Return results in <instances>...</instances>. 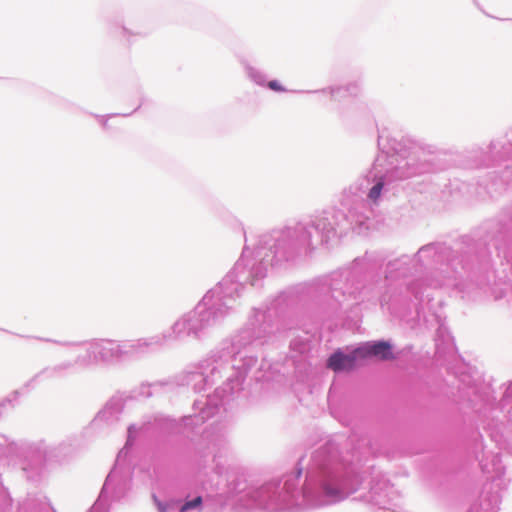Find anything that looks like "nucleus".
Masks as SVG:
<instances>
[{"instance_id":"nucleus-1","label":"nucleus","mask_w":512,"mask_h":512,"mask_svg":"<svg viewBox=\"0 0 512 512\" xmlns=\"http://www.w3.org/2000/svg\"><path fill=\"white\" fill-rule=\"evenodd\" d=\"M360 359L376 358L380 361H391L396 358L393 347L388 341H370L356 348Z\"/></svg>"},{"instance_id":"nucleus-2","label":"nucleus","mask_w":512,"mask_h":512,"mask_svg":"<svg viewBox=\"0 0 512 512\" xmlns=\"http://www.w3.org/2000/svg\"><path fill=\"white\" fill-rule=\"evenodd\" d=\"M360 356L354 349L350 354H344L341 350L335 351L327 360V367L334 372H349L356 368Z\"/></svg>"},{"instance_id":"nucleus-3","label":"nucleus","mask_w":512,"mask_h":512,"mask_svg":"<svg viewBox=\"0 0 512 512\" xmlns=\"http://www.w3.org/2000/svg\"><path fill=\"white\" fill-rule=\"evenodd\" d=\"M202 504V497L198 496L192 501H187L180 509L181 512H186L190 509L198 507Z\"/></svg>"},{"instance_id":"nucleus-4","label":"nucleus","mask_w":512,"mask_h":512,"mask_svg":"<svg viewBox=\"0 0 512 512\" xmlns=\"http://www.w3.org/2000/svg\"><path fill=\"white\" fill-rule=\"evenodd\" d=\"M382 188V182H378L376 185H374L369 192V198L376 201L381 195Z\"/></svg>"},{"instance_id":"nucleus-5","label":"nucleus","mask_w":512,"mask_h":512,"mask_svg":"<svg viewBox=\"0 0 512 512\" xmlns=\"http://www.w3.org/2000/svg\"><path fill=\"white\" fill-rule=\"evenodd\" d=\"M268 87L271 90L277 91V92H283L285 91V88L276 80H272L268 82Z\"/></svg>"},{"instance_id":"nucleus-6","label":"nucleus","mask_w":512,"mask_h":512,"mask_svg":"<svg viewBox=\"0 0 512 512\" xmlns=\"http://www.w3.org/2000/svg\"><path fill=\"white\" fill-rule=\"evenodd\" d=\"M324 491H325V493H326L328 496H336V495H338V493H339L337 489L332 488V487H331V486H329V485H325V486H324Z\"/></svg>"},{"instance_id":"nucleus-7","label":"nucleus","mask_w":512,"mask_h":512,"mask_svg":"<svg viewBox=\"0 0 512 512\" xmlns=\"http://www.w3.org/2000/svg\"><path fill=\"white\" fill-rule=\"evenodd\" d=\"M157 507H158L160 512H167L166 511V506L164 504H162L161 502L157 503Z\"/></svg>"}]
</instances>
